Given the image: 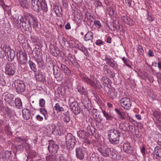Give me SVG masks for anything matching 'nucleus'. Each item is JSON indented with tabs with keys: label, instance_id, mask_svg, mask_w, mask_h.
Segmentation results:
<instances>
[{
	"label": "nucleus",
	"instance_id": "f257e3e1",
	"mask_svg": "<svg viewBox=\"0 0 161 161\" xmlns=\"http://www.w3.org/2000/svg\"><path fill=\"white\" fill-rule=\"evenodd\" d=\"M43 0H31L32 8L35 11L38 12L42 9L45 12L47 10V5L44 3Z\"/></svg>",
	"mask_w": 161,
	"mask_h": 161
},
{
	"label": "nucleus",
	"instance_id": "f03ea898",
	"mask_svg": "<svg viewBox=\"0 0 161 161\" xmlns=\"http://www.w3.org/2000/svg\"><path fill=\"white\" fill-rule=\"evenodd\" d=\"M121 134L117 130H110L108 132V138L109 142L112 144H118L119 142V138Z\"/></svg>",
	"mask_w": 161,
	"mask_h": 161
},
{
	"label": "nucleus",
	"instance_id": "7ed1b4c3",
	"mask_svg": "<svg viewBox=\"0 0 161 161\" xmlns=\"http://www.w3.org/2000/svg\"><path fill=\"white\" fill-rule=\"evenodd\" d=\"M5 56L10 58L11 61L13 60L15 56L14 51L11 50L9 47L4 46L2 47H0V58H3Z\"/></svg>",
	"mask_w": 161,
	"mask_h": 161
},
{
	"label": "nucleus",
	"instance_id": "20e7f679",
	"mask_svg": "<svg viewBox=\"0 0 161 161\" xmlns=\"http://www.w3.org/2000/svg\"><path fill=\"white\" fill-rule=\"evenodd\" d=\"M66 146L68 149H72L76 142L75 137L71 133H69L65 136Z\"/></svg>",
	"mask_w": 161,
	"mask_h": 161
},
{
	"label": "nucleus",
	"instance_id": "39448f33",
	"mask_svg": "<svg viewBox=\"0 0 161 161\" xmlns=\"http://www.w3.org/2000/svg\"><path fill=\"white\" fill-rule=\"evenodd\" d=\"M25 21L29 25H33L34 27H37L38 23L36 20V18L33 15L31 14H26L25 15Z\"/></svg>",
	"mask_w": 161,
	"mask_h": 161
},
{
	"label": "nucleus",
	"instance_id": "423d86ee",
	"mask_svg": "<svg viewBox=\"0 0 161 161\" xmlns=\"http://www.w3.org/2000/svg\"><path fill=\"white\" fill-rule=\"evenodd\" d=\"M81 77L83 81L93 87L100 85V83L98 81L96 80L95 81L96 78L93 75H90V79L84 75H83Z\"/></svg>",
	"mask_w": 161,
	"mask_h": 161
},
{
	"label": "nucleus",
	"instance_id": "0eeeda50",
	"mask_svg": "<svg viewBox=\"0 0 161 161\" xmlns=\"http://www.w3.org/2000/svg\"><path fill=\"white\" fill-rule=\"evenodd\" d=\"M16 69L14 65L12 63H8L5 67V73L9 76L13 75L16 72Z\"/></svg>",
	"mask_w": 161,
	"mask_h": 161
},
{
	"label": "nucleus",
	"instance_id": "6e6552de",
	"mask_svg": "<svg viewBox=\"0 0 161 161\" xmlns=\"http://www.w3.org/2000/svg\"><path fill=\"white\" fill-rule=\"evenodd\" d=\"M120 103L121 107L126 110L130 109L131 106L130 99L126 97L121 98L120 100Z\"/></svg>",
	"mask_w": 161,
	"mask_h": 161
},
{
	"label": "nucleus",
	"instance_id": "1a4fd4ad",
	"mask_svg": "<svg viewBox=\"0 0 161 161\" xmlns=\"http://www.w3.org/2000/svg\"><path fill=\"white\" fill-rule=\"evenodd\" d=\"M16 56L19 64L22 65L27 62V56L25 52L19 51V52H17Z\"/></svg>",
	"mask_w": 161,
	"mask_h": 161
},
{
	"label": "nucleus",
	"instance_id": "9d476101",
	"mask_svg": "<svg viewBox=\"0 0 161 161\" xmlns=\"http://www.w3.org/2000/svg\"><path fill=\"white\" fill-rule=\"evenodd\" d=\"M15 86L16 92H23L25 90V86L24 82L19 80H17L15 81Z\"/></svg>",
	"mask_w": 161,
	"mask_h": 161
},
{
	"label": "nucleus",
	"instance_id": "9b49d317",
	"mask_svg": "<svg viewBox=\"0 0 161 161\" xmlns=\"http://www.w3.org/2000/svg\"><path fill=\"white\" fill-rule=\"evenodd\" d=\"M70 108L73 113L76 115L80 113L81 111L79 104L75 101L70 103Z\"/></svg>",
	"mask_w": 161,
	"mask_h": 161
},
{
	"label": "nucleus",
	"instance_id": "f8f14e48",
	"mask_svg": "<svg viewBox=\"0 0 161 161\" xmlns=\"http://www.w3.org/2000/svg\"><path fill=\"white\" fill-rule=\"evenodd\" d=\"M12 156L11 151H6L0 153V158L3 161H8L11 158Z\"/></svg>",
	"mask_w": 161,
	"mask_h": 161
},
{
	"label": "nucleus",
	"instance_id": "ddd939ff",
	"mask_svg": "<svg viewBox=\"0 0 161 161\" xmlns=\"http://www.w3.org/2000/svg\"><path fill=\"white\" fill-rule=\"evenodd\" d=\"M59 147L58 145L52 141L49 143L48 149L50 153L55 154L57 153Z\"/></svg>",
	"mask_w": 161,
	"mask_h": 161
},
{
	"label": "nucleus",
	"instance_id": "4468645a",
	"mask_svg": "<svg viewBox=\"0 0 161 161\" xmlns=\"http://www.w3.org/2000/svg\"><path fill=\"white\" fill-rule=\"evenodd\" d=\"M123 151L126 153L131 154L134 152L133 149L131 147L130 143L127 142L123 144Z\"/></svg>",
	"mask_w": 161,
	"mask_h": 161
},
{
	"label": "nucleus",
	"instance_id": "2eb2a0df",
	"mask_svg": "<svg viewBox=\"0 0 161 161\" xmlns=\"http://www.w3.org/2000/svg\"><path fill=\"white\" fill-rule=\"evenodd\" d=\"M103 70L106 75L109 76L111 78H114L115 76V74L114 71L110 69L107 65L103 66Z\"/></svg>",
	"mask_w": 161,
	"mask_h": 161
},
{
	"label": "nucleus",
	"instance_id": "dca6fc26",
	"mask_svg": "<svg viewBox=\"0 0 161 161\" xmlns=\"http://www.w3.org/2000/svg\"><path fill=\"white\" fill-rule=\"evenodd\" d=\"M153 115L155 118L157 126L160 125L161 124V113L157 110H154Z\"/></svg>",
	"mask_w": 161,
	"mask_h": 161
},
{
	"label": "nucleus",
	"instance_id": "f3484780",
	"mask_svg": "<svg viewBox=\"0 0 161 161\" xmlns=\"http://www.w3.org/2000/svg\"><path fill=\"white\" fill-rule=\"evenodd\" d=\"M102 113L104 117L106 118L107 120L116 121V118L114 117L110 112H108L105 110H102Z\"/></svg>",
	"mask_w": 161,
	"mask_h": 161
},
{
	"label": "nucleus",
	"instance_id": "a211bd4d",
	"mask_svg": "<svg viewBox=\"0 0 161 161\" xmlns=\"http://www.w3.org/2000/svg\"><path fill=\"white\" fill-rule=\"evenodd\" d=\"M77 135L79 138L86 140L87 139L89 136L88 133L84 130H82L78 131L77 132Z\"/></svg>",
	"mask_w": 161,
	"mask_h": 161
},
{
	"label": "nucleus",
	"instance_id": "6ab92c4d",
	"mask_svg": "<svg viewBox=\"0 0 161 161\" xmlns=\"http://www.w3.org/2000/svg\"><path fill=\"white\" fill-rule=\"evenodd\" d=\"M60 69L66 75L71 76L72 75L71 71L65 65L61 64Z\"/></svg>",
	"mask_w": 161,
	"mask_h": 161
},
{
	"label": "nucleus",
	"instance_id": "aec40b11",
	"mask_svg": "<svg viewBox=\"0 0 161 161\" xmlns=\"http://www.w3.org/2000/svg\"><path fill=\"white\" fill-rule=\"evenodd\" d=\"M84 151L80 147H78L76 149V153L77 157L80 160L83 159L84 158Z\"/></svg>",
	"mask_w": 161,
	"mask_h": 161
},
{
	"label": "nucleus",
	"instance_id": "412c9836",
	"mask_svg": "<svg viewBox=\"0 0 161 161\" xmlns=\"http://www.w3.org/2000/svg\"><path fill=\"white\" fill-rule=\"evenodd\" d=\"M105 60L106 63L114 69H115L117 67L118 64L113 59L108 58H106Z\"/></svg>",
	"mask_w": 161,
	"mask_h": 161
},
{
	"label": "nucleus",
	"instance_id": "4be33fe9",
	"mask_svg": "<svg viewBox=\"0 0 161 161\" xmlns=\"http://www.w3.org/2000/svg\"><path fill=\"white\" fill-rule=\"evenodd\" d=\"M23 28L25 31V33L27 35H29L31 33L30 29L31 28V26L29 25L26 22L25 23H23L22 25Z\"/></svg>",
	"mask_w": 161,
	"mask_h": 161
},
{
	"label": "nucleus",
	"instance_id": "5701e85b",
	"mask_svg": "<svg viewBox=\"0 0 161 161\" xmlns=\"http://www.w3.org/2000/svg\"><path fill=\"white\" fill-rule=\"evenodd\" d=\"M22 115L24 119L26 120L29 119L31 117L30 111L28 109H23L22 111Z\"/></svg>",
	"mask_w": 161,
	"mask_h": 161
},
{
	"label": "nucleus",
	"instance_id": "b1692460",
	"mask_svg": "<svg viewBox=\"0 0 161 161\" xmlns=\"http://www.w3.org/2000/svg\"><path fill=\"white\" fill-rule=\"evenodd\" d=\"M36 78L37 80L40 81H43L45 80V76L43 73L40 71H38V73L36 74Z\"/></svg>",
	"mask_w": 161,
	"mask_h": 161
},
{
	"label": "nucleus",
	"instance_id": "393cba45",
	"mask_svg": "<svg viewBox=\"0 0 161 161\" xmlns=\"http://www.w3.org/2000/svg\"><path fill=\"white\" fill-rule=\"evenodd\" d=\"M108 95L111 99H113L116 97L117 92L115 89H112L109 91Z\"/></svg>",
	"mask_w": 161,
	"mask_h": 161
},
{
	"label": "nucleus",
	"instance_id": "a878e982",
	"mask_svg": "<svg viewBox=\"0 0 161 161\" xmlns=\"http://www.w3.org/2000/svg\"><path fill=\"white\" fill-rule=\"evenodd\" d=\"M111 150L108 147H106L102 149L100 152L102 153L104 156L107 157L111 153Z\"/></svg>",
	"mask_w": 161,
	"mask_h": 161
},
{
	"label": "nucleus",
	"instance_id": "bb28decb",
	"mask_svg": "<svg viewBox=\"0 0 161 161\" xmlns=\"http://www.w3.org/2000/svg\"><path fill=\"white\" fill-rule=\"evenodd\" d=\"M78 49L83 52L86 56L88 54L87 49L80 43L78 44Z\"/></svg>",
	"mask_w": 161,
	"mask_h": 161
},
{
	"label": "nucleus",
	"instance_id": "cd10ccee",
	"mask_svg": "<svg viewBox=\"0 0 161 161\" xmlns=\"http://www.w3.org/2000/svg\"><path fill=\"white\" fill-rule=\"evenodd\" d=\"M93 38L92 33L91 31H89L84 36V40L87 41L92 40Z\"/></svg>",
	"mask_w": 161,
	"mask_h": 161
},
{
	"label": "nucleus",
	"instance_id": "c85d7f7f",
	"mask_svg": "<svg viewBox=\"0 0 161 161\" xmlns=\"http://www.w3.org/2000/svg\"><path fill=\"white\" fill-rule=\"evenodd\" d=\"M62 120L65 123H68L70 120V116L69 114L66 113V114L64 113L62 115Z\"/></svg>",
	"mask_w": 161,
	"mask_h": 161
},
{
	"label": "nucleus",
	"instance_id": "c756f323",
	"mask_svg": "<svg viewBox=\"0 0 161 161\" xmlns=\"http://www.w3.org/2000/svg\"><path fill=\"white\" fill-rule=\"evenodd\" d=\"M19 3L23 8H28L29 5L26 0H19Z\"/></svg>",
	"mask_w": 161,
	"mask_h": 161
},
{
	"label": "nucleus",
	"instance_id": "7c9ffc66",
	"mask_svg": "<svg viewBox=\"0 0 161 161\" xmlns=\"http://www.w3.org/2000/svg\"><path fill=\"white\" fill-rule=\"evenodd\" d=\"M15 106L17 108L21 109L22 108V105L21 99L19 98L15 99Z\"/></svg>",
	"mask_w": 161,
	"mask_h": 161
},
{
	"label": "nucleus",
	"instance_id": "2f4dec72",
	"mask_svg": "<svg viewBox=\"0 0 161 161\" xmlns=\"http://www.w3.org/2000/svg\"><path fill=\"white\" fill-rule=\"evenodd\" d=\"M154 152L157 157H161V147L158 146H156L154 148Z\"/></svg>",
	"mask_w": 161,
	"mask_h": 161
},
{
	"label": "nucleus",
	"instance_id": "473e14b6",
	"mask_svg": "<svg viewBox=\"0 0 161 161\" xmlns=\"http://www.w3.org/2000/svg\"><path fill=\"white\" fill-rule=\"evenodd\" d=\"M37 154L34 151H29L28 155L27 156L28 159L33 158L36 156Z\"/></svg>",
	"mask_w": 161,
	"mask_h": 161
},
{
	"label": "nucleus",
	"instance_id": "72a5a7b5",
	"mask_svg": "<svg viewBox=\"0 0 161 161\" xmlns=\"http://www.w3.org/2000/svg\"><path fill=\"white\" fill-rule=\"evenodd\" d=\"M78 91L81 95H86L87 94V92L82 86H80L78 87Z\"/></svg>",
	"mask_w": 161,
	"mask_h": 161
},
{
	"label": "nucleus",
	"instance_id": "f704fd0d",
	"mask_svg": "<svg viewBox=\"0 0 161 161\" xmlns=\"http://www.w3.org/2000/svg\"><path fill=\"white\" fill-rule=\"evenodd\" d=\"M28 63L31 69L34 72H36L37 69L36 64L31 60L28 62Z\"/></svg>",
	"mask_w": 161,
	"mask_h": 161
},
{
	"label": "nucleus",
	"instance_id": "c9c22d12",
	"mask_svg": "<svg viewBox=\"0 0 161 161\" xmlns=\"http://www.w3.org/2000/svg\"><path fill=\"white\" fill-rule=\"evenodd\" d=\"M3 111L4 115L10 117L11 116V111L9 108L7 107H5Z\"/></svg>",
	"mask_w": 161,
	"mask_h": 161
},
{
	"label": "nucleus",
	"instance_id": "e433bc0d",
	"mask_svg": "<svg viewBox=\"0 0 161 161\" xmlns=\"http://www.w3.org/2000/svg\"><path fill=\"white\" fill-rule=\"evenodd\" d=\"M56 155H50L46 157L47 161H56Z\"/></svg>",
	"mask_w": 161,
	"mask_h": 161
},
{
	"label": "nucleus",
	"instance_id": "4c0bfd02",
	"mask_svg": "<svg viewBox=\"0 0 161 161\" xmlns=\"http://www.w3.org/2000/svg\"><path fill=\"white\" fill-rule=\"evenodd\" d=\"M54 108L57 111L59 112L63 111L64 110V108L60 106L59 103H56Z\"/></svg>",
	"mask_w": 161,
	"mask_h": 161
},
{
	"label": "nucleus",
	"instance_id": "58836bf2",
	"mask_svg": "<svg viewBox=\"0 0 161 161\" xmlns=\"http://www.w3.org/2000/svg\"><path fill=\"white\" fill-rule=\"evenodd\" d=\"M16 22L17 24L20 25H21V23H22V25L23 23L25 22V21H24V19L22 16H19L18 19L16 20Z\"/></svg>",
	"mask_w": 161,
	"mask_h": 161
},
{
	"label": "nucleus",
	"instance_id": "ea45409f",
	"mask_svg": "<svg viewBox=\"0 0 161 161\" xmlns=\"http://www.w3.org/2000/svg\"><path fill=\"white\" fill-rule=\"evenodd\" d=\"M34 58L38 62H40L42 60V55L40 53H39L38 54L34 56Z\"/></svg>",
	"mask_w": 161,
	"mask_h": 161
},
{
	"label": "nucleus",
	"instance_id": "a19ab883",
	"mask_svg": "<svg viewBox=\"0 0 161 161\" xmlns=\"http://www.w3.org/2000/svg\"><path fill=\"white\" fill-rule=\"evenodd\" d=\"M40 113L44 115L45 119L47 120V110L45 108H41L40 109Z\"/></svg>",
	"mask_w": 161,
	"mask_h": 161
},
{
	"label": "nucleus",
	"instance_id": "79ce46f5",
	"mask_svg": "<svg viewBox=\"0 0 161 161\" xmlns=\"http://www.w3.org/2000/svg\"><path fill=\"white\" fill-rule=\"evenodd\" d=\"M68 58L71 63L74 64L75 62V57L71 54H69L68 56Z\"/></svg>",
	"mask_w": 161,
	"mask_h": 161
},
{
	"label": "nucleus",
	"instance_id": "37998d69",
	"mask_svg": "<svg viewBox=\"0 0 161 161\" xmlns=\"http://www.w3.org/2000/svg\"><path fill=\"white\" fill-rule=\"evenodd\" d=\"M108 79L106 76L103 77L101 79V81L105 85L108 83Z\"/></svg>",
	"mask_w": 161,
	"mask_h": 161
},
{
	"label": "nucleus",
	"instance_id": "c03bdc74",
	"mask_svg": "<svg viewBox=\"0 0 161 161\" xmlns=\"http://www.w3.org/2000/svg\"><path fill=\"white\" fill-rule=\"evenodd\" d=\"M127 124L125 123H121L119 125V128L122 130L125 131L127 130Z\"/></svg>",
	"mask_w": 161,
	"mask_h": 161
},
{
	"label": "nucleus",
	"instance_id": "a18cd8bd",
	"mask_svg": "<svg viewBox=\"0 0 161 161\" xmlns=\"http://www.w3.org/2000/svg\"><path fill=\"white\" fill-rule=\"evenodd\" d=\"M57 8L56 7H55V8H54V11L55 12V13L57 14H58V13L61 14L62 12L61 8L60 7L59 8L58 7H57Z\"/></svg>",
	"mask_w": 161,
	"mask_h": 161
},
{
	"label": "nucleus",
	"instance_id": "49530a36",
	"mask_svg": "<svg viewBox=\"0 0 161 161\" xmlns=\"http://www.w3.org/2000/svg\"><path fill=\"white\" fill-rule=\"evenodd\" d=\"M137 51L138 53L140 54H142L144 52L142 47L139 45H138L137 47Z\"/></svg>",
	"mask_w": 161,
	"mask_h": 161
},
{
	"label": "nucleus",
	"instance_id": "de8ad7c7",
	"mask_svg": "<svg viewBox=\"0 0 161 161\" xmlns=\"http://www.w3.org/2000/svg\"><path fill=\"white\" fill-rule=\"evenodd\" d=\"M6 98H8L9 100L8 101H12L13 98L14 96L10 93L7 94L6 96Z\"/></svg>",
	"mask_w": 161,
	"mask_h": 161
},
{
	"label": "nucleus",
	"instance_id": "09e8293b",
	"mask_svg": "<svg viewBox=\"0 0 161 161\" xmlns=\"http://www.w3.org/2000/svg\"><path fill=\"white\" fill-rule=\"evenodd\" d=\"M45 101L43 99L39 100V106L41 107H43L45 104Z\"/></svg>",
	"mask_w": 161,
	"mask_h": 161
},
{
	"label": "nucleus",
	"instance_id": "8fccbe9b",
	"mask_svg": "<svg viewBox=\"0 0 161 161\" xmlns=\"http://www.w3.org/2000/svg\"><path fill=\"white\" fill-rule=\"evenodd\" d=\"M17 139L19 140V141L21 143H24L26 142V140L25 139L22 138L21 137H18Z\"/></svg>",
	"mask_w": 161,
	"mask_h": 161
},
{
	"label": "nucleus",
	"instance_id": "3c124183",
	"mask_svg": "<svg viewBox=\"0 0 161 161\" xmlns=\"http://www.w3.org/2000/svg\"><path fill=\"white\" fill-rule=\"evenodd\" d=\"M129 18H130L126 15L123 16L122 17V19L124 20V22L126 23L127 22V21L129 20Z\"/></svg>",
	"mask_w": 161,
	"mask_h": 161
},
{
	"label": "nucleus",
	"instance_id": "603ef678",
	"mask_svg": "<svg viewBox=\"0 0 161 161\" xmlns=\"http://www.w3.org/2000/svg\"><path fill=\"white\" fill-rule=\"evenodd\" d=\"M94 24L98 28H100L101 25L100 22L98 20L95 21L94 22Z\"/></svg>",
	"mask_w": 161,
	"mask_h": 161
},
{
	"label": "nucleus",
	"instance_id": "864d4df0",
	"mask_svg": "<svg viewBox=\"0 0 161 161\" xmlns=\"http://www.w3.org/2000/svg\"><path fill=\"white\" fill-rule=\"evenodd\" d=\"M126 23L130 25L131 26L134 25V22L130 18H129V19L128 20L127 22Z\"/></svg>",
	"mask_w": 161,
	"mask_h": 161
},
{
	"label": "nucleus",
	"instance_id": "5fc2aeb1",
	"mask_svg": "<svg viewBox=\"0 0 161 161\" xmlns=\"http://www.w3.org/2000/svg\"><path fill=\"white\" fill-rule=\"evenodd\" d=\"M38 38L34 36H32L31 37V39L33 42H36L38 40Z\"/></svg>",
	"mask_w": 161,
	"mask_h": 161
},
{
	"label": "nucleus",
	"instance_id": "6e6d98bb",
	"mask_svg": "<svg viewBox=\"0 0 161 161\" xmlns=\"http://www.w3.org/2000/svg\"><path fill=\"white\" fill-rule=\"evenodd\" d=\"M66 40L64 37L62 38V40L60 41V43L62 45L64 46L66 43Z\"/></svg>",
	"mask_w": 161,
	"mask_h": 161
},
{
	"label": "nucleus",
	"instance_id": "4d7b16f0",
	"mask_svg": "<svg viewBox=\"0 0 161 161\" xmlns=\"http://www.w3.org/2000/svg\"><path fill=\"white\" fill-rule=\"evenodd\" d=\"M103 42L100 39L97 40L95 42L96 44L98 46H100L101 45L103 44Z\"/></svg>",
	"mask_w": 161,
	"mask_h": 161
},
{
	"label": "nucleus",
	"instance_id": "13d9d810",
	"mask_svg": "<svg viewBox=\"0 0 161 161\" xmlns=\"http://www.w3.org/2000/svg\"><path fill=\"white\" fill-rule=\"evenodd\" d=\"M92 113L93 116H95L96 117H97V109L94 108L92 110Z\"/></svg>",
	"mask_w": 161,
	"mask_h": 161
},
{
	"label": "nucleus",
	"instance_id": "bf43d9fd",
	"mask_svg": "<svg viewBox=\"0 0 161 161\" xmlns=\"http://www.w3.org/2000/svg\"><path fill=\"white\" fill-rule=\"evenodd\" d=\"M0 5L2 6L4 9H5V7L8 6L5 4L3 0H0Z\"/></svg>",
	"mask_w": 161,
	"mask_h": 161
},
{
	"label": "nucleus",
	"instance_id": "052dcab7",
	"mask_svg": "<svg viewBox=\"0 0 161 161\" xmlns=\"http://www.w3.org/2000/svg\"><path fill=\"white\" fill-rule=\"evenodd\" d=\"M132 2V0H125V3L128 6L130 7L131 6V3Z\"/></svg>",
	"mask_w": 161,
	"mask_h": 161
},
{
	"label": "nucleus",
	"instance_id": "680f3d73",
	"mask_svg": "<svg viewBox=\"0 0 161 161\" xmlns=\"http://www.w3.org/2000/svg\"><path fill=\"white\" fill-rule=\"evenodd\" d=\"M59 159L60 161H67V160L65 159L64 156L62 155L60 156Z\"/></svg>",
	"mask_w": 161,
	"mask_h": 161
},
{
	"label": "nucleus",
	"instance_id": "e2e57ef3",
	"mask_svg": "<svg viewBox=\"0 0 161 161\" xmlns=\"http://www.w3.org/2000/svg\"><path fill=\"white\" fill-rule=\"evenodd\" d=\"M120 116V118L122 119H123L125 118V116L123 115L119 111L117 113Z\"/></svg>",
	"mask_w": 161,
	"mask_h": 161
},
{
	"label": "nucleus",
	"instance_id": "0e129e2a",
	"mask_svg": "<svg viewBox=\"0 0 161 161\" xmlns=\"http://www.w3.org/2000/svg\"><path fill=\"white\" fill-rule=\"evenodd\" d=\"M120 116V118L122 119H123L125 118V116L123 115L119 111L117 113Z\"/></svg>",
	"mask_w": 161,
	"mask_h": 161
},
{
	"label": "nucleus",
	"instance_id": "69168bd1",
	"mask_svg": "<svg viewBox=\"0 0 161 161\" xmlns=\"http://www.w3.org/2000/svg\"><path fill=\"white\" fill-rule=\"evenodd\" d=\"M148 19L150 21H153L154 20V18L151 16H150L149 14V13H148Z\"/></svg>",
	"mask_w": 161,
	"mask_h": 161
},
{
	"label": "nucleus",
	"instance_id": "338daca9",
	"mask_svg": "<svg viewBox=\"0 0 161 161\" xmlns=\"http://www.w3.org/2000/svg\"><path fill=\"white\" fill-rule=\"evenodd\" d=\"M141 151L143 155L145 154V149L144 146H143L142 147L141 150Z\"/></svg>",
	"mask_w": 161,
	"mask_h": 161
},
{
	"label": "nucleus",
	"instance_id": "774afa93",
	"mask_svg": "<svg viewBox=\"0 0 161 161\" xmlns=\"http://www.w3.org/2000/svg\"><path fill=\"white\" fill-rule=\"evenodd\" d=\"M36 118L37 120L39 121H42L43 119V118L39 115H37L36 116Z\"/></svg>",
	"mask_w": 161,
	"mask_h": 161
}]
</instances>
